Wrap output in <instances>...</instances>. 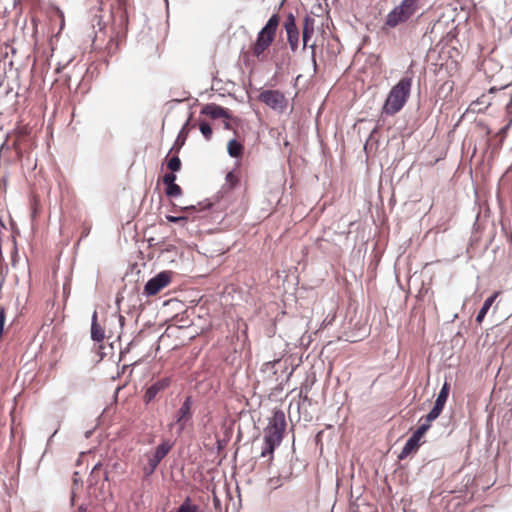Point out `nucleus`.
Wrapping results in <instances>:
<instances>
[{"label": "nucleus", "instance_id": "nucleus-1", "mask_svg": "<svg viewBox=\"0 0 512 512\" xmlns=\"http://www.w3.org/2000/svg\"><path fill=\"white\" fill-rule=\"evenodd\" d=\"M412 78L403 77L392 87L386 101L383 105L382 112L387 115H395L406 104L411 91Z\"/></svg>", "mask_w": 512, "mask_h": 512}, {"label": "nucleus", "instance_id": "nucleus-2", "mask_svg": "<svg viewBox=\"0 0 512 512\" xmlns=\"http://www.w3.org/2000/svg\"><path fill=\"white\" fill-rule=\"evenodd\" d=\"M280 22L278 14H273L266 25L261 29L257 35L256 42L252 47V53L257 58H260L263 53L269 48L275 39L276 31Z\"/></svg>", "mask_w": 512, "mask_h": 512}, {"label": "nucleus", "instance_id": "nucleus-3", "mask_svg": "<svg viewBox=\"0 0 512 512\" xmlns=\"http://www.w3.org/2000/svg\"><path fill=\"white\" fill-rule=\"evenodd\" d=\"M420 0H402L401 3L390 11L386 17L385 25L395 28L399 24L408 21L419 9Z\"/></svg>", "mask_w": 512, "mask_h": 512}, {"label": "nucleus", "instance_id": "nucleus-4", "mask_svg": "<svg viewBox=\"0 0 512 512\" xmlns=\"http://www.w3.org/2000/svg\"><path fill=\"white\" fill-rule=\"evenodd\" d=\"M258 99L271 109L281 113L284 112L288 105L287 98L279 90H263L259 94Z\"/></svg>", "mask_w": 512, "mask_h": 512}, {"label": "nucleus", "instance_id": "nucleus-5", "mask_svg": "<svg viewBox=\"0 0 512 512\" xmlns=\"http://www.w3.org/2000/svg\"><path fill=\"white\" fill-rule=\"evenodd\" d=\"M285 428V414L282 410H276L274 411L268 427L265 430V436L276 439V441H282Z\"/></svg>", "mask_w": 512, "mask_h": 512}, {"label": "nucleus", "instance_id": "nucleus-6", "mask_svg": "<svg viewBox=\"0 0 512 512\" xmlns=\"http://www.w3.org/2000/svg\"><path fill=\"white\" fill-rule=\"evenodd\" d=\"M430 424L420 421V425L413 435L405 443L399 458L404 459L412 453H415L420 447V440L430 428Z\"/></svg>", "mask_w": 512, "mask_h": 512}, {"label": "nucleus", "instance_id": "nucleus-7", "mask_svg": "<svg viewBox=\"0 0 512 512\" xmlns=\"http://www.w3.org/2000/svg\"><path fill=\"white\" fill-rule=\"evenodd\" d=\"M171 448L172 444L168 441H164L156 447L152 454H147L148 463L143 468L145 475L149 476L155 471L162 459L170 452Z\"/></svg>", "mask_w": 512, "mask_h": 512}, {"label": "nucleus", "instance_id": "nucleus-8", "mask_svg": "<svg viewBox=\"0 0 512 512\" xmlns=\"http://www.w3.org/2000/svg\"><path fill=\"white\" fill-rule=\"evenodd\" d=\"M172 280V272L163 271L151 278L144 286V293L147 296H154L167 287Z\"/></svg>", "mask_w": 512, "mask_h": 512}, {"label": "nucleus", "instance_id": "nucleus-9", "mask_svg": "<svg viewBox=\"0 0 512 512\" xmlns=\"http://www.w3.org/2000/svg\"><path fill=\"white\" fill-rule=\"evenodd\" d=\"M449 390L450 386L445 382L437 396L434 407L425 417L421 418L420 421H424L431 425V422L439 417L447 401Z\"/></svg>", "mask_w": 512, "mask_h": 512}, {"label": "nucleus", "instance_id": "nucleus-10", "mask_svg": "<svg viewBox=\"0 0 512 512\" xmlns=\"http://www.w3.org/2000/svg\"><path fill=\"white\" fill-rule=\"evenodd\" d=\"M171 378L166 376L160 379H157L153 382L145 391L143 395V402L145 404H149L154 401L157 397H159L167 388L171 385Z\"/></svg>", "mask_w": 512, "mask_h": 512}, {"label": "nucleus", "instance_id": "nucleus-11", "mask_svg": "<svg viewBox=\"0 0 512 512\" xmlns=\"http://www.w3.org/2000/svg\"><path fill=\"white\" fill-rule=\"evenodd\" d=\"M193 400L191 396H187L181 407L178 409L176 413V424L179 426V431L182 432L187 423L191 420L193 412H192Z\"/></svg>", "mask_w": 512, "mask_h": 512}, {"label": "nucleus", "instance_id": "nucleus-12", "mask_svg": "<svg viewBox=\"0 0 512 512\" xmlns=\"http://www.w3.org/2000/svg\"><path fill=\"white\" fill-rule=\"evenodd\" d=\"M284 28L287 33L288 43L291 49L295 51L298 47L299 31L296 26L295 17L292 13H289V15L287 16L286 21L284 23Z\"/></svg>", "mask_w": 512, "mask_h": 512}, {"label": "nucleus", "instance_id": "nucleus-13", "mask_svg": "<svg viewBox=\"0 0 512 512\" xmlns=\"http://www.w3.org/2000/svg\"><path fill=\"white\" fill-rule=\"evenodd\" d=\"M201 113L211 117L212 119H218V118H225L227 120L232 119V116L230 115L228 109H225L216 104H208V105L204 106Z\"/></svg>", "mask_w": 512, "mask_h": 512}, {"label": "nucleus", "instance_id": "nucleus-14", "mask_svg": "<svg viewBox=\"0 0 512 512\" xmlns=\"http://www.w3.org/2000/svg\"><path fill=\"white\" fill-rule=\"evenodd\" d=\"M91 338L98 343L105 339V330L97 321V312L92 315Z\"/></svg>", "mask_w": 512, "mask_h": 512}, {"label": "nucleus", "instance_id": "nucleus-15", "mask_svg": "<svg viewBox=\"0 0 512 512\" xmlns=\"http://www.w3.org/2000/svg\"><path fill=\"white\" fill-rule=\"evenodd\" d=\"M501 294L500 291H496L494 292L490 297H488L482 308L480 309V311L478 312L477 316H476V322L478 324H481L486 316V314L488 313L490 307L492 306V304L494 303V301L497 299V297Z\"/></svg>", "mask_w": 512, "mask_h": 512}, {"label": "nucleus", "instance_id": "nucleus-16", "mask_svg": "<svg viewBox=\"0 0 512 512\" xmlns=\"http://www.w3.org/2000/svg\"><path fill=\"white\" fill-rule=\"evenodd\" d=\"M281 441H276V439H273L271 437H264V448L261 452L262 457H266L270 455L272 457L275 448L280 445Z\"/></svg>", "mask_w": 512, "mask_h": 512}, {"label": "nucleus", "instance_id": "nucleus-17", "mask_svg": "<svg viewBox=\"0 0 512 512\" xmlns=\"http://www.w3.org/2000/svg\"><path fill=\"white\" fill-rule=\"evenodd\" d=\"M243 145L235 139L228 142L227 151L231 157L240 158L243 155Z\"/></svg>", "mask_w": 512, "mask_h": 512}, {"label": "nucleus", "instance_id": "nucleus-18", "mask_svg": "<svg viewBox=\"0 0 512 512\" xmlns=\"http://www.w3.org/2000/svg\"><path fill=\"white\" fill-rule=\"evenodd\" d=\"M313 32H314L313 20L309 17H306L305 21H304V26H303V32H302L304 47L307 45L308 40L313 35Z\"/></svg>", "mask_w": 512, "mask_h": 512}, {"label": "nucleus", "instance_id": "nucleus-19", "mask_svg": "<svg viewBox=\"0 0 512 512\" xmlns=\"http://www.w3.org/2000/svg\"><path fill=\"white\" fill-rule=\"evenodd\" d=\"M166 166L171 172H178L181 169L182 163L180 158L178 157V154H174L173 156L169 157V154L166 157Z\"/></svg>", "mask_w": 512, "mask_h": 512}, {"label": "nucleus", "instance_id": "nucleus-20", "mask_svg": "<svg viewBox=\"0 0 512 512\" xmlns=\"http://www.w3.org/2000/svg\"><path fill=\"white\" fill-rule=\"evenodd\" d=\"M199 507L191 503L190 498H187L181 506L178 508L177 512H198Z\"/></svg>", "mask_w": 512, "mask_h": 512}, {"label": "nucleus", "instance_id": "nucleus-21", "mask_svg": "<svg viewBox=\"0 0 512 512\" xmlns=\"http://www.w3.org/2000/svg\"><path fill=\"white\" fill-rule=\"evenodd\" d=\"M199 129L202 133V135L205 137V139L210 140L212 137V128L209 123L202 121L199 124Z\"/></svg>", "mask_w": 512, "mask_h": 512}, {"label": "nucleus", "instance_id": "nucleus-22", "mask_svg": "<svg viewBox=\"0 0 512 512\" xmlns=\"http://www.w3.org/2000/svg\"><path fill=\"white\" fill-rule=\"evenodd\" d=\"M166 195L169 197H178L182 194V189L179 185L173 184L166 187Z\"/></svg>", "mask_w": 512, "mask_h": 512}, {"label": "nucleus", "instance_id": "nucleus-23", "mask_svg": "<svg viewBox=\"0 0 512 512\" xmlns=\"http://www.w3.org/2000/svg\"><path fill=\"white\" fill-rule=\"evenodd\" d=\"M174 173H175V172L166 173V174L163 176V183L166 185V187H168V186H170V185H173V184H176V183H175L176 175H175Z\"/></svg>", "mask_w": 512, "mask_h": 512}, {"label": "nucleus", "instance_id": "nucleus-24", "mask_svg": "<svg viewBox=\"0 0 512 512\" xmlns=\"http://www.w3.org/2000/svg\"><path fill=\"white\" fill-rule=\"evenodd\" d=\"M181 135L178 136L174 146L171 148L170 150V153L175 151L176 154L179 153L181 147L184 145V142H185V137H183L182 139H180Z\"/></svg>", "mask_w": 512, "mask_h": 512}, {"label": "nucleus", "instance_id": "nucleus-25", "mask_svg": "<svg viewBox=\"0 0 512 512\" xmlns=\"http://www.w3.org/2000/svg\"><path fill=\"white\" fill-rule=\"evenodd\" d=\"M226 181L227 183L231 186V187H234L237 185L238 183V178L237 176L233 173V172H229L227 175H226Z\"/></svg>", "mask_w": 512, "mask_h": 512}, {"label": "nucleus", "instance_id": "nucleus-26", "mask_svg": "<svg viewBox=\"0 0 512 512\" xmlns=\"http://www.w3.org/2000/svg\"><path fill=\"white\" fill-rule=\"evenodd\" d=\"M166 219L169 222H172V223H184V222L187 221V217L186 216H171V215H168L166 217Z\"/></svg>", "mask_w": 512, "mask_h": 512}, {"label": "nucleus", "instance_id": "nucleus-27", "mask_svg": "<svg viewBox=\"0 0 512 512\" xmlns=\"http://www.w3.org/2000/svg\"><path fill=\"white\" fill-rule=\"evenodd\" d=\"M484 98H485V97H484V96H482V98H479V99H477L476 101H473V102L470 104V109H471L472 111H480V110H481V108H480V107H478V106H479L480 104H484V101H483V99H484Z\"/></svg>", "mask_w": 512, "mask_h": 512}, {"label": "nucleus", "instance_id": "nucleus-28", "mask_svg": "<svg viewBox=\"0 0 512 512\" xmlns=\"http://www.w3.org/2000/svg\"><path fill=\"white\" fill-rule=\"evenodd\" d=\"M182 211L184 212H190V211H195L196 210V207L195 206H185V207H182L181 208Z\"/></svg>", "mask_w": 512, "mask_h": 512}, {"label": "nucleus", "instance_id": "nucleus-29", "mask_svg": "<svg viewBox=\"0 0 512 512\" xmlns=\"http://www.w3.org/2000/svg\"><path fill=\"white\" fill-rule=\"evenodd\" d=\"M224 127L226 129H230L231 128L229 122H227V121L224 123Z\"/></svg>", "mask_w": 512, "mask_h": 512}, {"label": "nucleus", "instance_id": "nucleus-30", "mask_svg": "<svg viewBox=\"0 0 512 512\" xmlns=\"http://www.w3.org/2000/svg\"><path fill=\"white\" fill-rule=\"evenodd\" d=\"M311 48H312V51L314 52L315 51V45H311Z\"/></svg>", "mask_w": 512, "mask_h": 512}, {"label": "nucleus", "instance_id": "nucleus-31", "mask_svg": "<svg viewBox=\"0 0 512 512\" xmlns=\"http://www.w3.org/2000/svg\"><path fill=\"white\" fill-rule=\"evenodd\" d=\"M79 512H81V511H79Z\"/></svg>", "mask_w": 512, "mask_h": 512}]
</instances>
